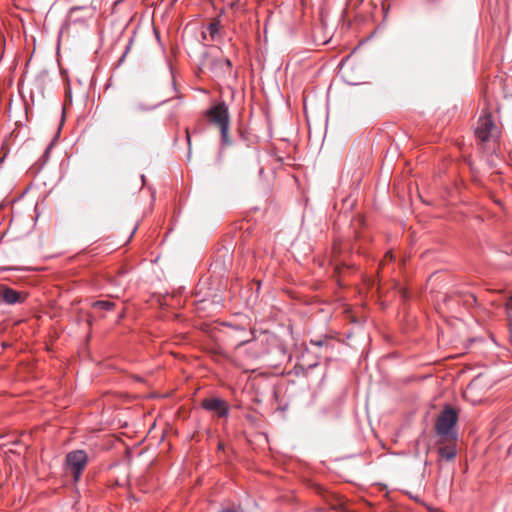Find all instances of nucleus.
<instances>
[{"mask_svg": "<svg viewBox=\"0 0 512 512\" xmlns=\"http://www.w3.org/2000/svg\"><path fill=\"white\" fill-rule=\"evenodd\" d=\"M386 259L392 260V259H393V255H392L391 253H389V252H388V253L385 255V260H386Z\"/></svg>", "mask_w": 512, "mask_h": 512, "instance_id": "obj_18", "label": "nucleus"}, {"mask_svg": "<svg viewBox=\"0 0 512 512\" xmlns=\"http://www.w3.org/2000/svg\"><path fill=\"white\" fill-rule=\"evenodd\" d=\"M475 301H476L475 297H474L473 295H470V296H469V299H467V301H466V302H467V303H473V302H475Z\"/></svg>", "mask_w": 512, "mask_h": 512, "instance_id": "obj_17", "label": "nucleus"}, {"mask_svg": "<svg viewBox=\"0 0 512 512\" xmlns=\"http://www.w3.org/2000/svg\"><path fill=\"white\" fill-rule=\"evenodd\" d=\"M341 271H342V268H341V267H339V266H336V267H335V272H336L337 274H340V273H341Z\"/></svg>", "mask_w": 512, "mask_h": 512, "instance_id": "obj_19", "label": "nucleus"}, {"mask_svg": "<svg viewBox=\"0 0 512 512\" xmlns=\"http://www.w3.org/2000/svg\"><path fill=\"white\" fill-rule=\"evenodd\" d=\"M219 27H220L219 21H213L209 24L208 30H209L212 38H214L215 35L218 33Z\"/></svg>", "mask_w": 512, "mask_h": 512, "instance_id": "obj_15", "label": "nucleus"}, {"mask_svg": "<svg viewBox=\"0 0 512 512\" xmlns=\"http://www.w3.org/2000/svg\"><path fill=\"white\" fill-rule=\"evenodd\" d=\"M456 443H457V440H452V439H439L438 440V442H437L438 454H439L438 466H439L440 470L442 469V461L443 460L449 462V461H452L455 459V457L457 455Z\"/></svg>", "mask_w": 512, "mask_h": 512, "instance_id": "obj_4", "label": "nucleus"}, {"mask_svg": "<svg viewBox=\"0 0 512 512\" xmlns=\"http://www.w3.org/2000/svg\"><path fill=\"white\" fill-rule=\"evenodd\" d=\"M494 128L495 124L491 118V115H484L479 118L475 134L481 141H487L491 136L492 130Z\"/></svg>", "mask_w": 512, "mask_h": 512, "instance_id": "obj_6", "label": "nucleus"}, {"mask_svg": "<svg viewBox=\"0 0 512 512\" xmlns=\"http://www.w3.org/2000/svg\"><path fill=\"white\" fill-rule=\"evenodd\" d=\"M155 107L156 105H148L141 100H134L130 105V111L134 114L140 111H150Z\"/></svg>", "mask_w": 512, "mask_h": 512, "instance_id": "obj_10", "label": "nucleus"}, {"mask_svg": "<svg viewBox=\"0 0 512 512\" xmlns=\"http://www.w3.org/2000/svg\"><path fill=\"white\" fill-rule=\"evenodd\" d=\"M51 146H52V143H51V144H50V146L45 150V154H47V153H48V151H49V149L51 148Z\"/></svg>", "mask_w": 512, "mask_h": 512, "instance_id": "obj_20", "label": "nucleus"}, {"mask_svg": "<svg viewBox=\"0 0 512 512\" xmlns=\"http://www.w3.org/2000/svg\"><path fill=\"white\" fill-rule=\"evenodd\" d=\"M22 301L23 298L19 292L7 287L4 284H0V303L4 302L7 304H15Z\"/></svg>", "mask_w": 512, "mask_h": 512, "instance_id": "obj_8", "label": "nucleus"}, {"mask_svg": "<svg viewBox=\"0 0 512 512\" xmlns=\"http://www.w3.org/2000/svg\"><path fill=\"white\" fill-rule=\"evenodd\" d=\"M310 343L317 347H324L326 350H328L330 346V341L327 337L319 338V339H311Z\"/></svg>", "mask_w": 512, "mask_h": 512, "instance_id": "obj_13", "label": "nucleus"}, {"mask_svg": "<svg viewBox=\"0 0 512 512\" xmlns=\"http://www.w3.org/2000/svg\"><path fill=\"white\" fill-rule=\"evenodd\" d=\"M205 67H208L211 70H215L217 68H220L225 72L226 70H230L231 68V62L227 58H220V59H209L207 62L204 63Z\"/></svg>", "mask_w": 512, "mask_h": 512, "instance_id": "obj_9", "label": "nucleus"}, {"mask_svg": "<svg viewBox=\"0 0 512 512\" xmlns=\"http://www.w3.org/2000/svg\"><path fill=\"white\" fill-rule=\"evenodd\" d=\"M88 462L87 454L84 450H76L67 454L66 466L67 470L72 474L75 481H78L82 471Z\"/></svg>", "mask_w": 512, "mask_h": 512, "instance_id": "obj_2", "label": "nucleus"}, {"mask_svg": "<svg viewBox=\"0 0 512 512\" xmlns=\"http://www.w3.org/2000/svg\"><path fill=\"white\" fill-rule=\"evenodd\" d=\"M202 406L206 410L216 413L218 417H226L229 412L228 404L219 398L204 399Z\"/></svg>", "mask_w": 512, "mask_h": 512, "instance_id": "obj_7", "label": "nucleus"}, {"mask_svg": "<svg viewBox=\"0 0 512 512\" xmlns=\"http://www.w3.org/2000/svg\"><path fill=\"white\" fill-rule=\"evenodd\" d=\"M484 379L482 377H476L473 379L470 384L467 386L466 393L467 394H474L478 390H480L484 386Z\"/></svg>", "mask_w": 512, "mask_h": 512, "instance_id": "obj_11", "label": "nucleus"}, {"mask_svg": "<svg viewBox=\"0 0 512 512\" xmlns=\"http://www.w3.org/2000/svg\"><path fill=\"white\" fill-rule=\"evenodd\" d=\"M114 306L115 304L113 302L104 300L96 301L93 303V308L100 310H111Z\"/></svg>", "mask_w": 512, "mask_h": 512, "instance_id": "obj_12", "label": "nucleus"}, {"mask_svg": "<svg viewBox=\"0 0 512 512\" xmlns=\"http://www.w3.org/2000/svg\"><path fill=\"white\" fill-rule=\"evenodd\" d=\"M228 130H229V128L220 129L221 142H222L223 146H230V145H232V141H231V139L229 137Z\"/></svg>", "mask_w": 512, "mask_h": 512, "instance_id": "obj_14", "label": "nucleus"}, {"mask_svg": "<svg viewBox=\"0 0 512 512\" xmlns=\"http://www.w3.org/2000/svg\"><path fill=\"white\" fill-rule=\"evenodd\" d=\"M457 420V412L451 407L445 408L440 413L435 424L439 439L457 440V433L454 431Z\"/></svg>", "mask_w": 512, "mask_h": 512, "instance_id": "obj_1", "label": "nucleus"}, {"mask_svg": "<svg viewBox=\"0 0 512 512\" xmlns=\"http://www.w3.org/2000/svg\"><path fill=\"white\" fill-rule=\"evenodd\" d=\"M209 121L220 129L229 128V111L224 102L211 107L206 113Z\"/></svg>", "mask_w": 512, "mask_h": 512, "instance_id": "obj_3", "label": "nucleus"}, {"mask_svg": "<svg viewBox=\"0 0 512 512\" xmlns=\"http://www.w3.org/2000/svg\"><path fill=\"white\" fill-rule=\"evenodd\" d=\"M34 86L39 90L42 99L50 98L53 95L52 79L46 71H41L37 75Z\"/></svg>", "mask_w": 512, "mask_h": 512, "instance_id": "obj_5", "label": "nucleus"}, {"mask_svg": "<svg viewBox=\"0 0 512 512\" xmlns=\"http://www.w3.org/2000/svg\"><path fill=\"white\" fill-rule=\"evenodd\" d=\"M505 307H506L509 324H510V326H512V296L506 302Z\"/></svg>", "mask_w": 512, "mask_h": 512, "instance_id": "obj_16", "label": "nucleus"}]
</instances>
